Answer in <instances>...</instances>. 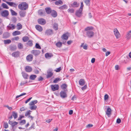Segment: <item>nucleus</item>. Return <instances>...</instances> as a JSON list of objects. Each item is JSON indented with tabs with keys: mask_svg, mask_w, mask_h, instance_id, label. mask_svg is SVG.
Instances as JSON below:
<instances>
[{
	"mask_svg": "<svg viewBox=\"0 0 131 131\" xmlns=\"http://www.w3.org/2000/svg\"><path fill=\"white\" fill-rule=\"evenodd\" d=\"M53 70L51 69H49L47 72V78H48L51 77L53 75Z\"/></svg>",
	"mask_w": 131,
	"mask_h": 131,
	"instance_id": "5",
	"label": "nucleus"
},
{
	"mask_svg": "<svg viewBox=\"0 0 131 131\" xmlns=\"http://www.w3.org/2000/svg\"><path fill=\"white\" fill-rule=\"evenodd\" d=\"M38 102L37 100H35L32 101L30 102L29 103V105H35V104H36Z\"/></svg>",
	"mask_w": 131,
	"mask_h": 131,
	"instance_id": "25",
	"label": "nucleus"
},
{
	"mask_svg": "<svg viewBox=\"0 0 131 131\" xmlns=\"http://www.w3.org/2000/svg\"><path fill=\"white\" fill-rule=\"evenodd\" d=\"M40 53L39 50H33L31 51V53L35 56L38 55Z\"/></svg>",
	"mask_w": 131,
	"mask_h": 131,
	"instance_id": "14",
	"label": "nucleus"
},
{
	"mask_svg": "<svg viewBox=\"0 0 131 131\" xmlns=\"http://www.w3.org/2000/svg\"><path fill=\"white\" fill-rule=\"evenodd\" d=\"M31 111L30 110H29L27 111L25 114V116H28V115H29L30 114V112Z\"/></svg>",
	"mask_w": 131,
	"mask_h": 131,
	"instance_id": "54",
	"label": "nucleus"
},
{
	"mask_svg": "<svg viewBox=\"0 0 131 131\" xmlns=\"http://www.w3.org/2000/svg\"><path fill=\"white\" fill-rule=\"evenodd\" d=\"M53 56L52 54L51 53H47L45 54V57L46 58H50Z\"/></svg>",
	"mask_w": 131,
	"mask_h": 131,
	"instance_id": "31",
	"label": "nucleus"
},
{
	"mask_svg": "<svg viewBox=\"0 0 131 131\" xmlns=\"http://www.w3.org/2000/svg\"><path fill=\"white\" fill-rule=\"evenodd\" d=\"M61 70V67H60L58 68H57L56 69V70H54L56 72H60Z\"/></svg>",
	"mask_w": 131,
	"mask_h": 131,
	"instance_id": "56",
	"label": "nucleus"
},
{
	"mask_svg": "<svg viewBox=\"0 0 131 131\" xmlns=\"http://www.w3.org/2000/svg\"><path fill=\"white\" fill-rule=\"evenodd\" d=\"M68 38V36L66 34H63L62 35V39L66 40H67Z\"/></svg>",
	"mask_w": 131,
	"mask_h": 131,
	"instance_id": "38",
	"label": "nucleus"
},
{
	"mask_svg": "<svg viewBox=\"0 0 131 131\" xmlns=\"http://www.w3.org/2000/svg\"><path fill=\"white\" fill-rule=\"evenodd\" d=\"M32 99V97H30L29 98V99H27L26 101L25 102V103L26 104L28 102H29L30 100Z\"/></svg>",
	"mask_w": 131,
	"mask_h": 131,
	"instance_id": "62",
	"label": "nucleus"
},
{
	"mask_svg": "<svg viewBox=\"0 0 131 131\" xmlns=\"http://www.w3.org/2000/svg\"><path fill=\"white\" fill-rule=\"evenodd\" d=\"M13 57H16L19 56V51L15 52L12 54Z\"/></svg>",
	"mask_w": 131,
	"mask_h": 131,
	"instance_id": "15",
	"label": "nucleus"
},
{
	"mask_svg": "<svg viewBox=\"0 0 131 131\" xmlns=\"http://www.w3.org/2000/svg\"><path fill=\"white\" fill-rule=\"evenodd\" d=\"M10 11H11L12 14L13 15H16L17 13L16 12L12 9H11Z\"/></svg>",
	"mask_w": 131,
	"mask_h": 131,
	"instance_id": "51",
	"label": "nucleus"
},
{
	"mask_svg": "<svg viewBox=\"0 0 131 131\" xmlns=\"http://www.w3.org/2000/svg\"><path fill=\"white\" fill-rule=\"evenodd\" d=\"M55 4L57 5H58L59 4L62 5L63 4L61 0H59L56 1L55 2Z\"/></svg>",
	"mask_w": 131,
	"mask_h": 131,
	"instance_id": "34",
	"label": "nucleus"
},
{
	"mask_svg": "<svg viewBox=\"0 0 131 131\" xmlns=\"http://www.w3.org/2000/svg\"><path fill=\"white\" fill-rule=\"evenodd\" d=\"M79 84L81 86L84 85L85 83V81L83 79H80L79 82Z\"/></svg>",
	"mask_w": 131,
	"mask_h": 131,
	"instance_id": "17",
	"label": "nucleus"
},
{
	"mask_svg": "<svg viewBox=\"0 0 131 131\" xmlns=\"http://www.w3.org/2000/svg\"><path fill=\"white\" fill-rule=\"evenodd\" d=\"M111 113L112 111L111 109L109 107H108L107 108V110L106 111V114L108 117H110L111 116Z\"/></svg>",
	"mask_w": 131,
	"mask_h": 131,
	"instance_id": "9",
	"label": "nucleus"
},
{
	"mask_svg": "<svg viewBox=\"0 0 131 131\" xmlns=\"http://www.w3.org/2000/svg\"><path fill=\"white\" fill-rule=\"evenodd\" d=\"M79 6V4H78L77 2H74L70 5V7H71L75 8L78 7Z\"/></svg>",
	"mask_w": 131,
	"mask_h": 131,
	"instance_id": "12",
	"label": "nucleus"
},
{
	"mask_svg": "<svg viewBox=\"0 0 131 131\" xmlns=\"http://www.w3.org/2000/svg\"><path fill=\"white\" fill-rule=\"evenodd\" d=\"M18 47L19 49H22L23 48V45L21 43H19L18 44Z\"/></svg>",
	"mask_w": 131,
	"mask_h": 131,
	"instance_id": "47",
	"label": "nucleus"
},
{
	"mask_svg": "<svg viewBox=\"0 0 131 131\" xmlns=\"http://www.w3.org/2000/svg\"><path fill=\"white\" fill-rule=\"evenodd\" d=\"M90 0H86L84 1V2L88 6H89L90 5Z\"/></svg>",
	"mask_w": 131,
	"mask_h": 131,
	"instance_id": "49",
	"label": "nucleus"
},
{
	"mask_svg": "<svg viewBox=\"0 0 131 131\" xmlns=\"http://www.w3.org/2000/svg\"><path fill=\"white\" fill-rule=\"evenodd\" d=\"M68 8V6L66 5H64L59 7V9L60 10L66 9Z\"/></svg>",
	"mask_w": 131,
	"mask_h": 131,
	"instance_id": "23",
	"label": "nucleus"
},
{
	"mask_svg": "<svg viewBox=\"0 0 131 131\" xmlns=\"http://www.w3.org/2000/svg\"><path fill=\"white\" fill-rule=\"evenodd\" d=\"M82 10L80 9L79 10H77L75 13L76 15L78 17H80L82 14Z\"/></svg>",
	"mask_w": 131,
	"mask_h": 131,
	"instance_id": "10",
	"label": "nucleus"
},
{
	"mask_svg": "<svg viewBox=\"0 0 131 131\" xmlns=\"http://www.w3.org/2000/svg\"><path fill=\"white\" fill-rule=\"evenodd\" d=\"M93 29L92 26L88 27L85 29V30L86 31V36L89 38H91L94 36V32L91 30Z\"/></svg>",
	"mask_w": 131,
	"mask_h": 131,
	"instance_id": "1",
	"label": "nucleus"
},
{
	"mask_svg": "<svg viewBox=\"0 0 131 131\" xmlns=\"http://www.w3.org/2000/svg\"><path fill=\"white\" fill-rule=\"evenodd\" d=\"M11 40L9 39L4 40V43L5 44H9L11 43Z\"/></svg>",
	"mask_w": 131,
	"mask_h": 131,
	"instance_id": "46",
	"label": "nucleus"
},
{
	"mask_svg": "<svg viewBox=\"0 0 131 131\" xmlns=\"http://www.w3.org/2000/svg\"><path fill=\"white\" fill-rule=\"evenodd\" d=\"M20 34V31H15L13 33V35L14 36L19 35Z\"/></svg>",
	"mask_w": 131,
	"mask_h": 131,
	"instance_id": "27",
	"label": "nucleus"
},
{
	"mask_svg": "<svg viewBox=\"0 0 131 131\" xmlns=\"http://www.w3.org/2000/svg\"><path fill=\"white\" fill-rule=\"evenodd\" d=\"M33 56L31 54H29L26 57V59L29 62L31 61L33 59Z\"/></svg>",
	"mask_w": 131,
	"mask_h": 131,
	"instance_id": "13",
	"label": "nucleus"
},
{
	"mask_svg": "<svg viewBox=\"0 0 131 131\" xmlns=\"http://www.w3.org/2000/svg\"><path fill=\"white\" fill-rule=\"evenodd\" d=\"M26 71L27 72H30L32 70V68L29 66H27L25 68Z\"/></svg>",
	"mask_w": 131,
	"mask_h": 131,
	"instance_id": "18",
	"label": "nucleus"
},
{
	"mask_svg": "<svg viewBox=\"0 0 131 131\" xmlns=\"http://www.w3.org/2000/svg\"><path fill=\"white\" fill-rule=\"evenodd\" d=\"M114 34L117 39H118L120 37V34L117 29L115 28L114 29Z\"/></svg>",
	"mask_w": 131,
	"mask_h": 131,
	"instance_id": "6",
	"label": "nucleus"
},
{
	"mask_svg": "<svg viewBox=\"0 0 131 131\" xmlns=\"http://www.w3.org/2000/svg\"><path fill=\"white\" fill-rule=\"evenodd\" d=\"M53 28L55 30H57L58 29V24L56 23L53 24Z\"/></svg>",
	"mask_w": 131,
	"mask_h": 131,
	"instance_id": "26",
	"label": "nucleus"
},
{
	"mask_svg": "<svg viewBox=\"0 0 131 131\" xmlns=\"http://www.w3.org/2000/svg\"><path fill=\"white\" fill-rule=\"evenodd\" d=\"M46 12L48 14H50L51 12V9L50 7H47L45 8Z\"/></svg>",
	"mask_w": 131,
	"mask_h": 131,
	"instance_id": "22",
	"label": "nucleus"
},
{
	"mask_svg": "<svg viewBox=\"0 0 131 131\" xmlns=\"http://www.w3.org/2000/svg\"><path fill=\"white\" fill-rule=\"evenodd\" d=\"M38 21L39 24L42 25H44L46 23L45 20L43 18L38 19Z\"/></svg>",
	"mask_w": 131,
	"mask_h": 131,
	"instance_id": "7",
	"label": "nucleus"
},
{
	"mask_svg": "<svg viewBox=\"0 0 131 131\" xmlns=\"http://www.w3.org/2000/svg\"><path fill=\"white\" fill-rule=\"evenodd\" d=\"M28 4L25 2H22L18 5V8L21 10H26L28 8Z\"/></svg>",
	"mask_w": 131,
	"mask_h": 131,
	"instance_id": "2",
	"label": "nucleus"
},
{
	"mask_svg": "<svg viewBox=\"0 0 131 131\" xmlns=\"http://www.w3.org/2000/svg\"><path fill=\"white\" fill-rule=\"evenodd\" d=\"M108 96L107 94H106L104 96V100H106L108 99Z\"/></svg>",
	"mask_w": 131,
	"mask_h": 131,
	"instance_id": "57",
	"label": "nucleus"
},
{
	"mask_svg": "<svg viewBox=\"0 0 131 131\" xmlns=\"http://www.w3.org/2000/svg\"><path fill=\"white\" fill-rule=\"evenodd\" d=\"M68 12L70 13H74V10L72 9H69L68 10Z\"/></svg>",
	"mask_w": 131,
	"mask_h": 131,
	"instance_id": "48",
	"label": "nucleus"
},
{
	"mask_svg": "<svg viewBox=\"0 0 131 131\" xmlns=\"http://www.w3.org/2000/svg\"><path fill=\"white\" fill-rule=\"evenodd\" d=\"M51 90L53 91H54L58 90L59 88V86L58 84H52L51 85Z\"/></svg>",
	"mask_w": 131,
	"mask_h": 131,
	"instance_id": "4",
	"label": "nucleus"
},
{
	"mask_svg": "<svg viewBox=\"0 0 131 131\" xmlns=\"http://www.w3.org/2000/svg\"><path fill=\"white\" fill-rule=\"evenodd\" d=\"M7 27L9 28V29H13L15 28V26L13 24H9Z\"/></svg>",
	"mask_w": 131,
	"mask_h": 131,
	"instance_id": "21",
	"label": "nucleus"
},
{
	"mask_svg": "<svg viewBox=\"0 0 131 131\" xmlns=\"http://www.w3.org/2000/svg\"><path fill=\"white\" fill-rule=\"evenodd\" d=\"M0 14L2 16L6 18L9 16V12L7 10H2Z\"/></svg>",
	"mask_w": 131,
	"mask_h": 131,
	"instance_id": "3",
	"label": "nucleus"
},
{
	"mask_svg": "<svg viewBox=\"0 0 131 131\" xmlns=\"http://www.w3.org/2000/svg\"><path fill=\"white\" fill-rule=\"evenodd\" d=\"M2 6L4 8L8 9L9 7L5 3H3L2 4Z\"/></svg>",
	"mask_w": 131,
	"mask_h": 131,
	"instance_id": "40",
	"label": "nucleus"
},
{
	"mask_svg": "<svg viewBox=\"0 0 131 131\" xmlns=\"http://www.w3.org/2000/svg\"><path fill=\"white\" fill-rule=\"evenodd\" d=\"M67 90H65V91H61L60 93L61 96L63 98H65L67 97V94L66 92Z\"/></svg>",
	"mask_w": 131,
	"mask_h": 131,
	"instance_id": "8",
	"label": "nucleus"
},
{
	"mask_svg": "<svg viewBox=\"0 0 131 131\" xmlns=\"http://www.w3.org/2000/svg\"><path fill=\"white\" fill-rule=\"evenodd\" d=\"M26 12L25 11H21L19 13V14L21 17H24L26 15Z\"/></svg>",
	"mask_w": 131,
	"mask_h": 131,
	"instance_id": "24",
	"label": "nucleus"
},
{
	"mask_svg": "<svg viewBox=\"0 0 131 131\" xmlns=\"http://www.w3.org/2000/svg\"><path fill=\"white\" fill-rule=\"evenodd\" d=\"M37 77V76L35 75H30L29 79L32 80H34Z\"/></svg>",
	"mask_w": 131,
	"mask_h": 131,
	"instance_id": "32",
	"label": "nucleus"
},
{
	"mask_svg": "<svg viewBox=\"0 0 131 131\" xmlns=\"http://www.w3.org/2000/svg\"><path fill=\"white\" fill-rule=\"evenodd\" d=\"M26 110V109L24 107H22L20 109V111H25Z\"/></svg>",
	"mask_w": 131,
	"mask_h": 131,
	"instance_id": "63",
	"label": "nucleus"
},
{
	"mask_svg": "<svg viewBox=\"0 0 131 131\" xmlns=\"http://www.w3.org/2000/svg\"><path fill=\"white\" fill-rule=\"evenodd\" d=\"M4 106L7 107L8 110L11 111L13 110V108L12 107L9 106L8 105H4Z\"/></svg>",
	"mask_w": 131,
	"mask_h": 131,
	"instance_id": "50",
	"label": "nucleus"
},
{
	"mask_svg": "<svg viewBox=\"0 0 131 131\" xmlns=\"http://www.w3.org/2000/svg\"><path fill=\"white\" fill-rule=\"evenodd\" d=\"M51 15L53 17H56L57 16V13L55 10H53L51 13Z\"/></svg>",
	"mask_w": 131,
	"mask_h": 131,
	"instance_id": "28",
	"label": "nucleus"
},
{
	"mask_svg": "<svg viewBox=\"0 0 131 131\" xmlns=\"http://www.w3.org/2000/svg\"><path fill=\"white\" fill-rule=\"evenodd\" d=\"M29 40V38L27 36H25L22 38L23 41L24 42H26Z\"/></svg>",
	"mask_w": 131,
	"mask_h": 131,
	"instance_id": "41",
	"label": "nucleus"
},
{
	"mask_svg": "<svg viewBox=\"0 0 131 131\" xmlns=\"http://www.w3.org/2000/svg\"><path fill=\"white\" fill-rule=\"evenodd\" d=\"M36 29L39 31H41L42 30V27L39 25H37L35 26Z\"/></svg>",
	"mask_w": 131,
	"mask_h": 131,
	"instance_id": "20",
	"label": "nucleus"
},
{
	"mask_svg": "<svg viewBox=\"0 0 131 131\" xmlns=\"http://www.w3.org/2000/svg\"><path fill=\"white\" fill-rule=\"evenodd\" d=\"M22 75L23 78L25 79H28V75L25 73H22Z\"/></svg>",
	"mask_w": 131,
	"mask_h": 131,
	"instance_id": "35",
	"label": "nucleus"
},
{
	"mask_svg": "<svg viewBox=\"0 0 131 131\" xmlns=\"http://www.w3.org/2000/svg\"><path fill=\"white\" fill-rule=\"evenodd\" d=\"M36 48L40 49L41 48L40 46L38 43H36L35 45Z\"/></svg>",
	"mask_w": 131,
	"mask_h": 131,
	"instance_id": "52",
	"label": "nucleus"
},
{
	"mask_svg": "<svg viewBox=\"0 0 131 131\" xmlns=\"http://www.w3.org/2000/svg\"><path fill=\"white\" fill-rule=\"evenodd\" d=\"M131 38V30L128 31L126 35L127 39L129 40Z\"/></svg>",
	"mask_w": 131,
	"mask_h": 131,
	"instance_id": "19",
	"label": "nucleus"
},
{
	"mask_svg": "<svg viewBox=\"0 0 131 131\" xmlns=\"http://www.w3.org/2000/svg\"><path fill=\"white\" fill-rule=\"evenodd\" d=\"M56 46L59 48L60 47L62 46V43L60 42H58L56 44Z\"/></svg>",
	"mask_w": 131,
	"mask_h": 131,
	"instance_id": "45",
	"label": "nucleus"
},
{
	"mask_svg": "<svg viewBox=\"0 0 131 131\" xmlns=\"http://www.w3.org/2000/svg\"><path fill=\"white\" fill-rule=\"evenodd\" d=\"M6 3L8 5L10 6H12L13 5V3L12 2H6Z\"/></svg>",
	"mask_w": 131,
	"mask_h": 131,
	"instance_id": "53",
	"label": "nucleus"
},
{
	"mask_svg": "<svg viewBox=\"0 0 131 131\" xmlns=\"http://www.w3.org/2000/svg\"><path fill=\"white\" fill-rule=\"evenodd\" d=\"M30 108L31 110H35L37 108V106L35 105H30Z\"/></svg>",
	"mask_w": 131,
	"mask_h": 131,
	"instance_id": "44",
	"label": "nucleus"
},
{
	"mask_svg": "<svg viewBox=\"0 0 131 131\" xmlns=\"http://www.w3.org/2000/svg\"><path fill=\"white\" fill-rule=\"evenodd\" d=\"M67 87V85L65 84H62L61 86V89L63 90H66V88Z\"/></svg>",
	"mask_w": 131,
	"mask_h": 131,
	"instance_id": "36",
	"label": "nucleus"
},
{
	"mask_svg": "<svg viewBox=\"0 0 131 131\" xmlns=\"http://www.w3.org/2000/svg\"><path fill=\"white\" fill-rule=\"evenodd\" d=\"M12 113V115L13 116L14 118L15 119L16 118L18 117V114L17 113L15 112H13Z\"/></svg>",
	"mask_w": 131,
	"mask_h": 131,
	"instance_id": "30",
	"label": "nucleus"
},
{
	"mask_svg": "<svg viewBox=\"0 0 131 131\" xmlns=\"http://www.w3.org/2000/svg\"><path fill=\"white\" fill-rule=\"evenodd\" d=\"M44 13V11L43 12L42 10L41 9L39 10L38 11V14L40 15H43Z\"/></svg>",
	"mask_w": 131,
	"mask_h": 131,
	"instance_id": "43",
	"label": "nucleus"
},
{
	"mask_svg": "<svg viewBox=\"0 0 131 131\" xmlns=\"http://www.w3.org/2000/svg\"><path fill=\"white\" fill-rule=\"evenodd\" d=\"M4 127L5 128H7L8 127V125L7 123H4Z\"/></svg>",
	"mask_w": 131,
	"mask_h": 131,
	"instance_id": "60",
	"label": "nucleus"
},
{
	"mask_svg": "<svg viewBox=\"0 0 131 131\" xmlns=\"http://www.w3.org/2000/svg\"><path fill=\"white\" fill-rule=\"evenodd\" d=\"M61 80V78H57L55 79V80L53 81V82L54 83H56L58 81H60Z\"/></svg>",
	"mask_w": 131,
	"mask_h": 131,
	"instance_id": "39",
	"label": "nucleus"
},
{
	"mask_svg": "<svg viewBox=\"0 0 131 131\" xmlns=\"http://www.w3.org/2000/svg\"><path fill=\"white\" fill-rule=\"evenodd\" d=\"M53 34V30L50 29H49L46 30L45 32V35L48 36L51 35Z\"/></svg>",
	"mask_w": 131,
	"mask_h": 131,
	"instance_id": "11",
	"label": "nucleus"
},
{
	"mask_svg": "<svg viewBox=\"0 0 131 131\" xmlns=\"http://www.w3.org/2000/svg\"><path fill=\"white\" fill-rule=\"evenodd\" d=\"M17 28L18 30H20L22 28V26L20 23H19L17 24Z\"/></svg>",
	"mask_w": 131,
	"mask_h": 131,
	"instance_id": "33",
	"label": "nucleus"
},
{
	"mask_svg": "<svg viewBox=\"0 0 131 131\" xmlns=\"http://www.w3.org/2000/svg\"><path fill=\"white\" fill-rule=\"evenodd\" d=\"M87 88V86L86 85H85L83 87H82L81 89L83 91H84Z\"/></svg>",
	"mask_w": 131,
	"mask_h": 131,
	"instance_id": "55",
	"label": "nucleus"
},
{
	"mask_svg": "<svg viewBox=\"0 0 131 131\" xmlns=\"http://www.w3.org/2000/svg\"><path fill=\"white\" fill-rule=\"evenodd\" d=\"M10 36L9 33L8 32L4 33L3 34V36L4 38H7L8 37Z\"/></svg>",
	"mask_w": 131,
	"mask_h": 131,
	"instance_id": "37",
	"label": "nucleus"
},
{
	"mask_svg": "<svg viewBox=\"0 0 131 131\" xmlns=\"http://www.w3.org/2000/svg\"><path fill=\"white\" fill-rule=\"evenodd\" d=\"M27 44L30 46H32L33 45L32 41L31 40H29L27 43Z\"/></svg>",
	"mask_w": 131,
	"mask_h": 131,
	"instance_id": "42",
	"label": "nucleus"
},
{
	"mask_svg": "<svg viewBox=\"0 0 131 131\" xmlns=\"http://www.w3.org/2000/svg\"><path fill=\"white\" fill-rule=\"evenodd\" d=\"M27 81H26L25 82H22L20 83V85L21 86H22L23 85H24L25 84H26L27 83Z\"/></svg>",
	"mask_w": 131,
	"mask_h": 131,
	"instance_id": "58",
	"label": "nucleus"
},
{
	"mask_svg": "<svg viewBox=\"0 0 131 131\" xmlns=\"http://www.w3.org/2000/svg\"><path fill=\"white\" fill-rule=\"evenodd\" d=\"M8 123L10 125H11L12 127H13L15 125H17L18 123L17 122H13L12 121H10V120L9 121Z\"/></svg>",
	"mask_w": 131,
	"mask_h": 131,
	"instance_id": "16",
	"label": "nucleus"
},
{
	"mask_svg": "<svg viewBox=\"0 0 131 131\" xmlns=\"http://www.w3.org/2000/svg\"><path fill=\"white\" fill-rule=\"evenodd\" d=\"M121 120L120 118H118L116 121V122L118 124H119L121 122Z\"/></svg>",
	"mask_w": 131,
	"mask_h": 131,
	"instance_id": "64",
	"label": "nucleus"
},
{
	"mask_svg": "<svg viewBox=\"0 0 131 131\" xmlns=\"http://www.w3.org/2000/svg\"><path fill=\"white\" fill-rule=\"evenodd\" d=\"M84 43H81L80 47H83V49L85 50H87L88 48V46L87 45H84Z\"/></svg>",
	"mask_w": 131,
	"mask_h": 131,
	"instance_id": "29",
	"label": "nucleus"
},
{
	"mask_svg": "<svg viewBox=\"0 0 131 131\" xmlns=\"http://www.w3.org/2000/svg\"><path fill=\"white\" fill-rule=\"evenodd\" d=\"M93 126V125L91 124H89L86 126V128H90L92 127Z\"/></svg>",
	"mask_w": 131,
	"mask_h": 131,
	"instance_id": "61",
	"label": "nucleus"
},
{
	"mask_svg": "<svg viewBox=\"0 0 131 131\" xmlns=\"http://www.w3.org/2000/svg\"><path fill=\"white\" fill-rule=\"evenodd\" d=\"M81 5L80 8V9H81L82 10H83V2H81Z\"/></svg>",
	"mask_w": 131,
	"mask_h": 131,
	"instance_id": "59",
	"label": "nucleus"
}]
</instances>
